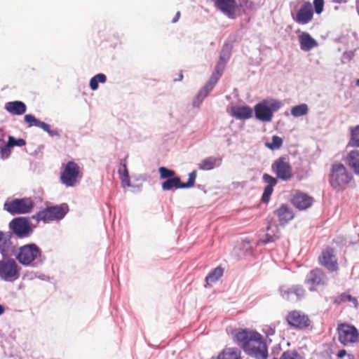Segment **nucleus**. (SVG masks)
<instances>
[{"instance_id": "1", "label": "nucleus", "mask_w": 359, "mask_h": 359, "mask_svg": "<svg viewBox=\"0 0 359 359\" xmlns=\"http://www.w3.org/2000/svg\"><path fill=\"white\" fill-rule=\"evenodd\" d=\"M15 257L22 265L32 267L42 265L45 260L41 250L35 243H29L20 247Z\"/></svg>"}, {"instance_id": "2", "label": "nucleus", "mask_w": 359, "mask_h": 359, "mask_svg": "<svg viewBox=\"0 0 359 359\" xmlns=\"http://www.w3.org/2000/svg\"><path fill=\"white\" fill-rule=\"evenodd\" d=\"M353 179V175L341 163L331 165L328 175L330 185L333 189L342 191Z\"/></svg>"}, {"instance_id": "3", "label": "nucleus", "mask_w": 359, "mask_h": 359, "mask_svg": "<svg viewBox=\"0 0 359 359\" xmlns=\"http://www.w3.org/2000/svg\"><path fill=\"white\" fill-rule=\"evenodd\" d=\"M226 63L219 61L215 65V70L212 72L210 78L207 81L205 85L198 91L193 100V107H198L202 104L204 99L209 95L213 90L215 85L221 78L223 72L225 69Z\"/></svg>"}, {"instance_id": "4", "label": "nucleus", "mask_w": 359, "mask_h": 359, "mask_svg": "<svg viewBox=\"0 0 359 359\" xmlns=\"http://www.w3.org/2000/svg\"><path fill=\"white\" fill-rule=\"evenodd\" d=\"M282 106L280 101L276 99H265L255 104L253 111L255 118L262 122H270L274 112Z\"/></svg>"}, {"instance_id": "5", "label": "nucleus", "mask_w": 359, "mask_h": 359, "mask_svg": "<svg viewBox=\"0 0 359 359\" xmlns=\"http://www.w3.org/2000/svg\"><path fill=\"white\" fill-rule=\"evenodd\" d=\"M69 211L67 204L62 203L59 205H53L44 208L39 211L36 215L32 216L34 219L48 222L53 220L62 219Z\"/></svg>"}, {"instance_id": "6", "label": "nucleus", "mask_w": 359, "mask_h": 359, "mask_svg": "<svg viewBox=\"0 0 359 359\" xmlns=\"http://www.w3.org/2000/svg\"><path fill=\"white\" fill-rule=\"evenodd\" d=\"M252 337L244 351L256 359H267L268 350L262 335L255 331L252 333Z\"/></svg>"}, {"instance_id": "7", "label": "nucleus", "mask_w": 359, "mask_h": 359, "mask_svg": "<svg viewBox=\"0 0 359 359\" xmlns=\"http://www.w3.org/2000/svg\"><path fill=\"white\" fill-rule=\"evenodd\" d=\"M34 203L31 198H15L6 201L4 204V210L11 215L27 214L34 208Z\"/></svg>"}, {"instance_id": "8", "label": "nucleus", "mask_w": 359, "mask_h": 359, "mask_svg": "<svg viewBox=\"0 0 359 359\" xmlns=\"http://www.w3.org/2000/svg\"><path fill=\"white\" fill-rule=\"evenodd\" d=\"M8 228L18 238L29 237L33 233V227L28 217H18L13 218L8 224Z\"/></svg>"}, {"instance_id": "9", "label": "nucleus", "mask_w": 359, "mask_h": 359, "mask_svg": "<svg viewBox=\"0 0 359 359\" xmlns=\"http://www.w3.org/2000/svg\"><path fill=\"white\" fill-rule=\"evenodd\" d=\"M20 267L13 259L0 260V278L6 282H13L20 277Z\"/></svg>"}, {"instance_id": "10", "label": "nucleus", "mask_w": 359, "mask_h": 359, "mask_svg": "<svg viewBox=\"0 0 359 359\" xmlns=\"http://www.w3.org/2000/svg\"><path fill=\"white\" fill-rule=\"evenodd\" d=\"M328 283V278L324 271L318 268L311 270L306 276L304 284L308 286L311 292L316 290L318 287L325 286Z\"/></svg>"}, {"instance_id": "11", "label": "nucleus", "mask_w": 359, "mask_h": 359, "mask_svg": "<svg viewBox=\"0 0 359 359\" xmlns=\"http://www.w3.org/2000/svg\"><path fill=\"white\" fill-rule=\"evenodd\" d=\"M271 170L277 178L283 181H289L292 177V168L285 157H280L271 165Z\"/></svg>"}, {"instance_id": "12", "label": "nucleus", "mask_w": 359, "mask_h": 359, "mask_svg": "<svg viewBox=\"0 0 359 359\" xmlns=\"http://www.w3.org/2000/svg\"><path fill=\"white\" fill-rule=\"evenodd\" d=\"M337 332L339 341L345 346L358 340L359 333L353 325L341 323L338 325Z\"/></svg>"}, {"instance_id": "13", "label": "nucleus", "mask_w": 359, "mask_h": 359, "mask_svg": "<svg viewBox=\"0 0 359 359\" xmlns=\"http://www.w3.org/2000/svg\"><path fill=\"white\" fill-rule=\"evenodd\" d=\"M79 167L74 161H69L61 173L60 180L62 183L67 187H74L79 176Z\"/></svg>"}, {"instance_id": "14", "label": "nucleus", "mask_w": 359, "mask_h": 359, "mask_svg": "<svg viewBox=\"0 0 359 359\" xmlns=\"http://www.w3.org/2000/svg\"><path fill=\"white\" fill-rule=\"evenodd\" d=\"M292 15L297 23L299 25L308 24L313 16V11L311 3L309 1L304 2L302 7L297 12L296 15L294 16L292 13Z\"/></svg>"}, {"instance_id": "15", "label": "nucleus", "mask_w": 359, "mask_h": 359, "mask_svg": "<svg viewBox=\"0 0 359 359\" xmlns=\"http://www.w3.org/2000/svg\"><path fill=\"white\" fill-rule=\"evenodd\" d=\"M281 297L289 301H297L305 294V290L302 285H296L290 287H280L279 289Z\"/></svg>"}, {"instance_id": "16", "label": "nucleus", "mask_w": 359, "mask_h": 359, "mask_svg": "<svg viewBox=\"0 0 359 359\" xmlns=\"http://www.w3.org/2000/svg\"><path fill=\"white\" fill-rule=\"evenodd\" d=\"M286 319L290 326L297 328H305L310 325L308 316L297 311L289 313Z\"/></svg>"}, {"instance_id": "17", "label": "nucleus", "mask_w": 359, "mask_h": 359, "mask_svg": "<svg viewBox=\"0 0 359 359\" xmlns=\"http://www.w3.org/2000/svg\"><path fill=\"white\" fill-rule=\"evenodd\" d=\"M215 7L229 18H235L236 0H215Z\"/></svg>"}, {"instance_id": "18", "label": "nucleus", "mask_w": 359, "mask_h": 359, "mask_svg": "<svg viewBox=\"0 0 359 359\" xmlns=\"http://www.w3.org/2000/svg\"><path fill=\"white\" fill-rule=\"evenodd\" d=\"M230 114L238 120H245L252 116L253 109L248 105H233Z\"/></svg>"}, {"instance_id": "19", "label": "nucleus", "mask_w": 359, "mask_h": 359, "mask_svg": "<svg viewBox=\"0 0 359 359\" xmlns=\"http://www.w3.org/2000/svg\"><path fill=\"white\" fill-rule=\"evenodd\" d=\"M313 198L302 192H297L292 199V204L299 210H306L311 206Z\"/></svg>"}, {"instance_id": "20", "label": "nucleus", "mask_w": 359, "mask_h": 359, "mask_svg": "<svg viewBox=\"0 0 359 359\" xmlns=\"http://www.w3.org/2000/svg\"><path fill=\"white\" fill-rule=\"evenodd\" d=\"M255 331H251L248 329H241L235 331L234 339L236 344L242 347L243 350L246 348L249 342L251 341L252 333Z\"/></svg>"}, {"instance_id": "21", "label": "nucleus", "mask_w": 359, "mask_h": 359, "mask_svg": "<svg viewBox=\"0 0 359 359\" xmlns=\"http://www.w3.org/2000/svg\"><path fill=\"white\" fill-rule=\"evenodd\" d=\"M266 233L264 237L259 239L258 244H267L269 243L274 242L279 238L278 227L276 224H269L266 228Z\"/></svg>"}, {"instance_id": "22", "label": "nucleus", "mask_w": 359, "mask_h": 359, "mask_svg": "<svg viewBox=\"0 0 359 359\" xmlns=\"http://www.w3.org/2000/svg\"><path fill=\"white\" fill-rule=\"evenodd\" d=\"M5 109L13 115L20 116L25 113L27 107L23 102L16 100L6 102Z\"/></svg>"}, {"instance_id": "23", "label": "nucleus", "mask_w": 359, "mask_h": 359, "mask_svg": "<svg viewBox=\"0 0 359 359\" xmlns=\"http://www.w3.org/2000/svg\"><path fill=\"white\" fill-rule=\"evenodd\" d=\"M300 48L304 51H309L313 48L318 46V42L312 38L307 32H302L299 36Z\"/></svg>"}, {"instance_id": "24", "label": "nucleus", "mask_w": 359, "mask_h": 359, "mask_svg": "<svg viewBox=\"0 0 359 359\" xmlns=\"http://www.w3.org/2000/svg\"><path fill=\"white\" fill-rule=\"evenodd\" d=\"M222 161V157L209 156L198 164V168L202 170H210L219 167Z\"/></svg>"}, {"instance_id": "25", "label": "nucleus", "mask_w": 359, "mask_h": 359, "mask_svg": "<svg viewBox=\"0 0 359 359\" xmlns=\"http://www.w3.org/2000/svg\"><path fill=\"white\" fill-rule=\"evenodd\" d=\"M346 162L356 175H359V150L351 151L347 155Z\"/></svg>"}, {"instance_id": "26", "label": "nucleus", "mask_w": 359, "mask_h": 359, "mask_svg": "<svg viewBox=\"0 0 359 359\" xmlns=\"http://www.w3.org/2000/svg\"><path fill=\"white\" fill-rule=\"evenodd\" d=\"M276 212L280 224H285L294 217L292 211L285 205H282Z\"/></svg>"}, {"instance_id": "27", "label": "nucleus", "mask_w": 359, "mask_h": 359, "mask_svg": "<svg viewBox=\"0 0 359 359\" xmlns=\"http://www.w3.org/2000/svg\"><path fill=\"white\" fill-rule=\"evenodd\" d=\"M11 233L0 231V253L3 255L7 254L12 245Z\"/></svg>"}, {"instance_id": "28", "label": "nucleus", "mask_w": 359, "mask_h": 359, "mask_svg": "<svg viewBox=\"0 0 359 359\" xmlns=\"http://www.w3.org/2000/svg\"><path fill=\"white\" fill-rule=\"evenodd\" d=\"M120 165L121 167L118 168V173L121 180L122 185L123 187H130L131 184L126 159H121Z\"/></svg>"}, {"instance_id": "29", "label": "nucleus", "mask_w": 359, "mask_h": 359, "mask_svg": "<svg viewBox=\"0 0 359 359\" xmlns=\"http://www.w3.org/2000/svg\"><path fill=\"white\" fill-rule=\"evenodd\" d=\"M333 256L329 252H323L320 260V264L330 271H334L337 269V263L335 260H333Z\"/></svg>"}, {"instance_id": "30", "label": "nucleus", "mask_w": 359, "mask_h": 359, "mask_svg": "<svg viewBox=\"0 0 359 359\" xmlns=\"http://www.w3.org/2000/svg\"><path fill=\"white\" fill-rule=\"evenodd\" d=\"M161 187L163 191H170L173 189H184L182 182L178 176L166 180L162 183Z\"/></svg>"}, {"instance_id": "31", "label": "nucleus", "mask_w": 359, "mask_h": 359, "mask_svg": "<svg viewBox=\"0 0 359 359\" xmlns=\"http://www.w3.org/2000/svg\"><path fill=\"white\" fill-rule=\"evenodd\" d=\"M217 359H241V351L237 348H226L219 354Z\"/></svg>"}, {"instance_id": "32", "label": "nucleus", "mask_w": 359, "mask_h": 359, "mask_svg": "<svg viewBox=\"0 0 359 359\" xmlns=\"http://www.w3.org/2000/svg\"><path fill=\"white\" fill-rule=\"evenodd\" d=\"M224 269L217 266L212 269L205 277V281L208 285H210L217 282L223 275Z\"/></svg>"}, {"instance_id": "33", "label": "nucleus", "mask_w": 359, "mask_h": 359, "mask_svg": "<svg viewBox=\"0 0 359 359\" xmlns=\"http://www.w3.org/2000/svg\"><path fill=\"white\" fill-rule=\"evenodd\" d=\"M346 302H351L353 303L355 307L358 306L357 298L352 297L351 294H346L345 292L341 293L337 297L334 298L332 302L335 305H339Z\"/></svg>"}, {"instance_id": "34", "label": "nucleus", "mask_w": 359, "mask_h": 359, "mask_svg": "<svg viewBox=\"0 0 359 359\" xmlns=\"http://www.w3.org/2000/svg\"><path fill=\"white\" fill-rule=\"evenodd\" d=\"M107 81L105 74L100 73L93 76L90 80V88L93 90H96L99 87V83H104Z\"/></svg>"}, {"instance_id": "35", "label": "nucleus", "mask_w": 359, "mask_h": 359, "mask_svg": "<svg viewBox=\"0 0 359 359\" xmlns=\"http://www.w3.org/2000/svg\"><path fill=\"white\" fill-rule=\"evenodd\" d=\"M309 111V108L306 104H300L291 109V114L294 117H299L306 115Z\"/></svg>"}, {"instance_id": "36", "label": "nucleus", "mask_w": 359, "mask_h": 359, "mask_svg": "<svg viewBox=\"0 0 359 359\" xmlns=\"http://www.w3.org/2000/svg\"><path fill=\"white\" fill-rule=\"evenodd\" d=\"M24 120L27 123H28L29 127L36 126L41 128L43 125L45 123V122L36 118L32 114H26L24 117Z\"/></svg>"}, {"instance_id": "37", "label": "nucleus", "mask_w": 359, "mask_h": 359, "mask_svg": "<svg viewBox=\"0 0 359 359\" xmlns=\"http://www.w3.org/2000/svg\"><path fill=\"white\" fill-rule=\"evenodd\" d=\"M349 144L359 147V125L351 128Z\"/></svg>"}, {"instance_id": "38", "label": "nucleus", "mask_w": 359, "mask_h": 359, "mask_svg": "<svg viewBox=\"0 0 359 359\" xmlns=\"http://www.w3.org/2000/svg\"><path fill=\"white\" fill-rule=\"evenodd\" d=\"M283 144V139L277 135H273L272 137L271 142H266L265 146L271 149L276 150L281 147Z\"/></svg>"}, {"instance_id": "39", "label": "nucleus", "mask_w": 359, "mask_h": 359, "mask_svg": "<svg viewBox=\"0 0 359 359\" xmlns=\"http://www.w3.org/2000/svg\"><path fill=\"white\" fill-rule=\"evenodd\" d=\"M231 56V46L224 44L220 53L219 61L227 63Z\"/></svg>"}, {"instance_id": "40", "label": "nucleus", "mask_w": 359, "mask_h": 359, "mask_svg": "<svg viewBox=\"0 0 359 359\" xmlns=\"http://www.w3.org/2000/svg\"><path fill=\"white\" fill-rule=\"evenodd\" d=\"M272 359H303V358L296 351H286L280 358L273 357Z\"/></svg>"}, {"instance_id": "41", "label": "nucleus", "mask_w": 359, "mask_h": 359, "mask_svg": "<svg viewBox=\"0 0 359 359\" xmlns=\"http://www.w3.org/2000/svg\"><path fill=\"white\" fill-rule=\"evenodd\" d=\"M160 177L162 179H171L175 176V172L172 170L168 169L165 167H160L158 169Z\"/></svg>"}, {"instance_id": "42", "label": "nucleus", "mask_w": 359, "mask_h": 359, "mask_svg": "<svg viewBox=\"0 0 359 359\" xmlns=\"http://www.w3.org/2000/svg\"><path fill=\"white\" fill-rule=\"evenodd\" d=\"M197 176L196 170H194L189 174V178L186 183L182 182L183 188L188 189L193 187L195 184L196 178Z\"/></svg>"}, {"instance_id": "43", "label": "nucleus", "mask_w": 359, "mask_h": 359, "mask_svg": "<svg viewBox=\"0 0 359 359\" xmlns=\"http://www.w3.org/2000/svg\"><path fill=\"white\" fill-rule=\"evenodd\" d=\"M8 142L11 147H22L26 144V141L22 138H15L13 136H8Z\"/></svg>"}, {"instance_id": "44", "label": "nucleus", "mask_w": 359, "mask_h": 359, "mask_svg": "<svg viewBox=\"0 0 359 359\" xmlns=\"http://www.w3.org/2000/svg\"><path fill=\"white\" fill-rule=\"evenodd\" d=\"M42 130H43L45 132H46L48 135L50 137H60V131L57 129H52L51 128V126L45 123L43 125V127L41 128Z\"/></svg>"}, {"instance_id": "45", "label": "nucleus", "mask_w": 359, "mask_h": 359, "mask_svg": "<svg viewBox=\"0 0 359 359\" xmlns=\"http://www.w3.org/2000/svg\"><path fill=\"white\" fill-rule=\"evenodd\" d=\"M11 146L9 145V143L7 142L3 147H0V158L3 160L7 159L11 154Z\"/></svg>"}, {"instance_id": "46", "label": "nucleus", "mask_w": 359, "mask_h": 359, "mask_svg": "<svg viewBox=\"0 0 359 359\" xmlns=\"http://www.w3.org/2000/svg\"><path fill=\"white\" fill-rule=\"evenodd\" d=\"M273 187L271 186H266L264 189V192L262 196V201L264 203H267L269 200L270 197L273 193Z\"/></svg>"}, {"instance_id": "47", "label": "nucleus", "mask_w": 359, "mask_h": 359, "mask_svg": "<svg viewBox=\"0 0 359 359\" xmlns=\"http://www.w3.org/2000/svg\"><path fill=\"white\" fill-rule=\"evenodd\" d=\"M262 180L265 183H267V186L275 187L278 182L277 179L272 177L271 175L264 173L262 176Z\"/></svg>"}, {"instance_id": "48", "label": "nucleus", "mask_w": 359, "mask_h": 359, "mask_svg": "<svg viewBox=\"0 0 359 359\" xmlns=\"http://www.w3.org/2000/svg\"><path fill=\"white\" fill-rule=\"evenodd\" d=\"M313 6L315 13L318 15L320 14L324 8V0H313Z\"/></svg>"}, {"instance_id": "49", "label": "nucleus", "mask_w": 359, "mask_h": 359, "mask_svg": "<svg viewBox=\"0 0 359 359\" xmlns=\"http://www.w3.org/2000/svg\"><path fill=\"white\" fill-rule=\"evenodd\" d=\"M263 331L267 337L272 336L275 334V329L271 327H266L263 330Z\"/></svg>"}, {"instance_id": "50", "label": "nucleus", "mask_w": 359, "mask_h": 359, "mask_svg": "<svg viewBox=\"0 0 359 359\" xmlns=\"http://www.w3.org/2000/svg\"><path fill=\"white\" fill-rule=\"evenodd\" d=\"M346 355V351L344 349L340 350L337 353V357L339 358H342L344 356Z\"/></svg>"}, {"instance_id": "51", "label": "nucleus", "mask_w": 359, "mask_h": 359, "mask_svg": "<svg viewBox=\"0 0 359 359\" xmlns=\"http://www.w3.org/2000/svg\"><path fill=\"white\" fill-rule=\"evenodd\" d=\"M180 17V12L178 11V12H177V13L175 14V16L172 20V22L176 23L179 20Z\"/></svg>"}, {"instance_id": "52", "label": "nucleus", "mask_w": 359, "mask_h": 359, "mask_svg": "<svg viewBox=\"0 0 359 359\" xmlns=\"http://www.w3.org/2000/svg\"><path fill=\"white\" fill-rule=\"evenodd\" d=\"M355 8L357 13L359 15V0H355Z\"/></svg>"}, {"instance_id": "53", "label": "nucleus", "mask_w": 359, "mask_h": 359, "mask_svg": "<svg viewBox=\"0 0 359 359\" xmlns=\"http://www.w3.org/2000/svg\"><path fill=\"white\" fill-rule=\"evenodd\" d=\"M5 136V134L2 130H0V141L4 140V137Z\"/></svg>"}, {"instance_id": "54", "label": "nucleus", "mask_w": 359, "mask_h": 359, "mask_svg": "<svg viewBox=\"0 0 359 359\" xmlns=\"http://www.w3.org/2000/svg\"><path fill=\"white\" fill-rule=\"evenodd\" d=\"M4 312V308L0 304V316Z\"/></svg>"}, {"instance_id": "55", "label": "nucleus", "mask_w": 359, "mask_h": 359, "mask_svg": "<svg viewBox=\"0 0 359 359\" xmlns=\"http://www.w3.org/2000/svg\"><path fill=\"white\" fill-rule=\"evenodd\" d=\"M178 79H175V81H181L183 78V75L182 74H180L179 76H178Z\"/></svg>"}, {"instance_id": "56", "label": "nucleus", "mask_w": 359, "mask_h": 359, "mask_svg": "<svg viewBox=\"0 0 359 359\" xmlns=\"http://www.w3.org/2000/svg\"><path fill=\"white\" fill-rule=\"evenodd\" d=\"M241 1L242 4H247V3L248 2V0H240Z\"/></svg>"}, {"instance_id": "57", "label": "nucleus", "mask_w": 359, "mask_h": 359, "mask_svg": "<svg viewBox=\"0 0 359 359\" xmlns=\"http://www.w3.org/2000/svg\"><path fill=\"white\" fill-rule=\"evenodd\" d=\"M355 84H356L357 86L359 87V79L356 80Z\"/></svg>"}, {"instance_id": "58", "label": "nucleus", "mask_w": 359, "mask_h": 359, "mask_svg": "<svg viewBox=\"0 0 359 359\" xmlns=\"http://www.w3.org/2000/svg\"><path fill=\"white\" fill-rule=\"evenodd\" d=\"M228 144H231V140H230V139H229V140H228Z\"/></svg>"}]
</instances>
